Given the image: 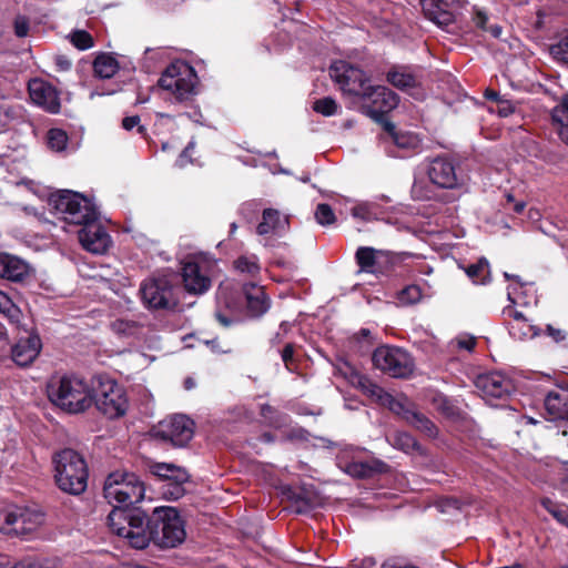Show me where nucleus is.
<instances>
[{
	"mask_svg": "<svg viewBox=\"0 0 568 568\" xmlns=\"http://www.w3.org/2000/svg\"><path fill=\"white\" fill-rule=\"evenodd\" d=\"M108 525L113 534L136 549H144L151 541L162 548H173L186 536L184 523L173 507H158L148 519L139 510L114 509L108 515Z\"/></svg>",
	"mask_w": 568,
	"mask_h": 568,
	"instance_id": "f257e3e1",
	"label": "nucleus"
},
{
	"mask_svg": "<svg viewBox=\"0 0 568 568\" xmlns=\"http://www.w3.org/2000/svg\"><path fill=\"white\" fill-rule=\"evenodd\" d=\"M51 212L57 219L70 225L82 226L79 241L83 248L94 254H103L111 244V237L99 223L95 205L85 196L70 190L58 191L49 197Z\"/></svg>",
	"mask_w": 568,
	"mask_h": 568,
	"instance_id": "f03ea898",
	"label": "nucleus"
},
{
	"mask_svg": "<svg viewBox=\"0 0 568 568\" xmlns=\"http://www.w3.org/2000/svg\"><path fill=\"white\" fill-rule=\"evenodd\" d=\"M48 397L54 406L69 414L84 413L93 405L92 386L74 375L52 378L48 384Z\"/></svg>",
	"mask_w": 568,
	"mask_h": 568,
	"instance_id": "7ed1b4c3",
	"label": "nucleus"
},
{
	"mask_svg": "<svg viewBox=\"0 0 568 568\" xmlns=\"http://www.w3.org/2000/svg\"><path fill=\"white\" fill-rule=\"evenodd\" d=\"M54 479L64 493L80 495L87 488L88 468L83 457L75 450L65 448L53 457Z\"/></svg>",
	"mask_w": 568,
	"mask_h": 568,
	"instance_id": "20e7f679",
	"label": "nucleus"
},
{
	"mask_svg": "<svg viewBox=\"0 0 568 568\" xmlns=\"http://www.w3.org/2000/svg\"><path fill=\"white\" fill-rule=\"evenodd\" d=\"M93 405L110 419L120 418L129 408L126 392L115 379L99 375L92 381Z\"/></svg>",
	"mask_w": 568,
	"mask_h": 568,
	"instance_id": "39448f33",
	"label": "nucleus"
},
{
	"mask_svg": "<svg viewBox=\"0 0 568 568\" xmlns=\"http://www.w3.org/2000/svg\"><path fill=\"white\" fill-rule=\"evenodd\" d=\"M103 494L114 509H124L143 500L145 488L135 474L126 471L111 473L103 487Z\"/></svg>",
	"mask_w": 568,
	"mask_h": 568,
	"instance_id": "423d86ee",
	"label": "nucleus"
},
{
	"mask_svg": "<svg viewBox=\"0 0 568 568\" xmlns=\"http://www.w3.org/2000/svg\"><path fill=\"white\" fill-rule=\"evenodd\" d=\"M197 84L194 69L184 61L171 63L159 79L161 89L170 91L176 101L184 102L193 97Z\"/></svg>",
	"mask_w": 568,
	"mask_h": 568,
	"instance_id": "0eeeda50",
	"label": "nucleus"
},
{
	"mask_svg": "<svg viewBox=\"0 0 568 568\" xmlns=\"http://www.w3.org/2000/svg\"><path fill=\"white\" fill-rule=\"evenodd\" d=\"M374 367L394 378H407L413 374L415 363L403 348L379 346L372 356Z\"/></svg>",
	"mask_w": 568,
	"mask_h": 568,
	"instance_id": "6e6552de",
	"label": "nucleus"
},
{
	"mask_svg": "<svg viewBox=\"0 0 568 568\" xmlns=\"http://www.w3.org/2000/svg\"><path fill=\"white\" fill-rule=\"evenodd\" d=\"M329 75L343 95L352 100L358 101L361 97L365 95L369 85V78L365 72L344 60L334 61L331 64Z\"/></svg>",
	"mask_w": 568,
	"mask_h": 568,
	"instance_id": "1a4fd4ad",
	"label": "nucleus"
},
{
	"mask_svg": "<svg viewBox=\"0 0 568 568\" xmlns=\"http://www.w3.org/2000/svg\"><path fill=\"white\" fill-rule=\"evenodd\" d=\"M145 306L154 310H169L176 305L174 286L166 276L145 280L140 287Z\"/></svg>",
	"mask_w": 568,
	"mask_h": 568,
	"instance_id": "9d476101",
	"label": "nucleus"
},
{
	"mask_svg": "<svg viewBox=\"0 0 568 568\" xmlns=\"http://www.w3.org/2000/svg\"><path fill=\"white\" fill-rule=\"evenodd\" d=\"M475 386L483 399L490 405H496L494 402L497 399H507L515 390L511 378L500 372L479 375Z\"/></svg>",
	"mask_w": 568,
	"mask_h": 568,
	"instance_id": "9b49d317",
	"label": "nucleus"
},
{
	"mask_svg": "<svg viewBox=\"0 0 568 568\" xmlns=\"http://www.w3.org/2000/svg\"><path fill=\"white\" fill-rule=\"evenodd\" d=\"M355 260L359 266V272L377 275L389 272L397 260H399V256L389 251L359 246L356 250Z\"/></svg>",
	"mask_w": 568,
	"mask_h": 568,
	"instance_id": "f8f14e48",
	"label": "nucleus"
},
{
	"mask_svg": "<svg viewBox=\"0 0 568 568\" xmlns=\"http://www.w3.org/2000/svg\"><path fill=\"white\" fill-rule=\"evenodd\" d=\"M368 108V114L374 120H379L384 114L390 112L398 105V95L384 85H368L365 95L358 99Z\"/></svg>",
	"mask_w": 568,
	"mask_h": 568,
	"instance_id": "ddd939ff",
	"label": "nucleus"
},
{
	"mask_svg": "<svg viewBox=\"0 0 568 568\" xmlns=\"http://www.w3.org/2000/svg\"><path fill=\"white\" fill-rule=\"evenodd\" d=\"M194 424L185 415H174L160 423L156 435L174 446H184L193 437Z\"/></svg>",
	"mask_w": 568,
	"mask_h": 568,
	"instance_id": "4468645a",
	"label": "nucleus"
},
{
	"mask_svg": "<svg viewBox=\"0 0 568 568\" xmlns=\"http://www.w3.org/2000/svg\"><path fill=\"white\" fill-rule=\"evenodd\" d=\"M29 94L31 100L50 113L60 111V98L57 89L40 79H33L29 82Z\"/></svg>",
	"mask_w": 568,
	"mask_h": 568,
	"instance_id": "2eb2a0df",
	"label": "nucleus"
},
{
	"mask_svg": "<svg viewBox=\"0 0 568 568\" xmlns=\"http://www.w3.org/2000/svg\"><path fill=\"white\" fill-rule=\"evenodd\" d=\"M423 12L439 27H448L455 21L458 0H420Z\"/></svg>",
	"mask_w": 568,
	"mask_h": 568,
	"instance_id": "dca6fc26",
	"label": "nucleus"
},
{
	"mask_svg": "<svg viewBox=\"0 0 568 568\" xmlns=\"http://www.w3.org/2000/svg\"><path fill=\"white\" fill-rule=\"evenodd\" d=\"M387 81L395 88L408 92L416 98H420L419 92L420 75L416 70L409 67H394L387 72Z\"/></svg>",
	"mask_w": 568,
	"mask_h": 568,
	"instance_id": "f3484780",
	"label": "nucleus"
},
{
	"mask_svg": "<svg viewBox=\"0 0 568 568\" xmlns=\"http://www.w3.org/2000/svg\"><path fill=\"white\" fill-rule=\"evenodd\" d=\"M428 176L435 185L443 189H454L458 184L455 166L445 158H436L430 162Z\"/></svg>",
	"mask_w": 568,
	"mask_h": 568,
	"instance_id": "a211bd4d",
	"label": "nucleus"
},
{
	"mask_svg": "<svg viewBox=\"0 0 568 568\" xmlns=\"http://www.w3.org/2000/svg\"><path fill=\"white\" fill-rule=\"evenodd\" d=\"M503 315L509 320V334L514 338L524 341L538 335L536 327L529 323L526 315L513 305L505 306Z\"/></svg>",
	"mask_w": 568,
	"mask_h": 568,
	"instance_id": "6ab92c4d",
	"label": "nucleus"
},
{
	"mask_svg": "<svg viewBox=\"0 0 568 568\" xmlns=\"http://www.w3.org/2000/svg\"><path fill=\"white\" fill-rule=\"evenodd\" d=\"M41 347V339L38 335L22 337L12 346V359L19 366H28L38 357Z\"/></svg>",
	"mask_w": 568,
	"mask_h": 568,
	"instance_id": "aec40b11",
	"label": "nucleus"
},
{
	"mask_svg": "<svg viewBox=\"0 0 568 568\" xmlns=\"http://www.w3.org/2000/svg\"><path fill=\"white\" fill-rule=\"evenodd\" d=\"M182 278L185 290L193 294H203L211 286V280L204 274L197 263L186 262L182 267Z\"/></svg>",
	"mask_w": 568,
	"mask_h": 568,
	"instance_id": "412c9836",
	"label": "nucleus"
},
{
	"mask_svg": "<svg viewBox=\"0 0 568 568\" xmlns=\"http://www.w3.org/2000/svg\"><path fill=\"white\" fill-rule=\"evenodd\" d=\"M505 278L514 280L515 283L510 284L507 290V297L510 302L509 305L516 306H530L537 302L534 294L532 284L521 283L519 276L504 273Z\"/></svg>",
	"mask_w": 568,
	"mask_h": 568,
	"instance_id": "4be33fe9",
	"label": "nucleus"
},
{
	"mask_svg": "<svg viewBox=\"0 0 568 568\" xmlns=\"http://www.w3.org/2000/svg\"><path fill=\"white\" fill-rule=\"evenodd\" d=\"M243 293L246 298L247 312L253 317H258L270 308V300L267 298L262 286L248 283L243 286Z\"/></svg>",
	"mask_w": 568,
	"mask_h": 568,
	"instance_id": "5701e85b",
	"label": "nucleus"
},
{
	"mask_svg": "<svg viewBox=\"0 0 568 568\" xmlns=\"http://www.w3.org/2000/svg\"><path fill=\"white\" fill-rule=\"evenodd\" d=\"M344 375L352 385L361 388L366 395L382 405L384 396H386L387 393L381 386L373 383L369 378L359 374L355 368L348 365L346 366Z\"/></svg>",
	"mask_w": 568,
	"mask_h": 568,
	"instance_id": "b1692460",
	"label": "nucleus"
},
{
	"mask_svg": "<svg viewBox=\"0 0 568 568\" xmlns=\"http://www.w3.org/2000/svg\"><path fill=\"white\" fill-rule=\"evenodd\" d=\"M29 265L21 258L7 253L0 254V276L10 281H22L29 274Z\"/></svg>",
	"mask_w": 568,
	"mask_h": 568,
	"instance_id": "393cba45",
	"label": "nucleus"
},
{
	"mask_svg": "<svg viewBox=\"0 0 568 568\" xmlns=\"http://www.w3.org/2000/svg\"><path fill=\"white\" fill-rule=\"evenodd\" d=\"M545 409L554 420H568V390L556 389L547 394Z\"/></svg>",
	"mask_w": 568,
	"mask_h": 568,
	"instance_id": "a878e982",
	"label": "nucleus"
},
{
	"mask_svg": "<svg viewBox=\"0 0 568 568\" xmlns=\"http://www.w3.org/2000/svg\"><path fill=\"white\" fill-rule=\"evenodd\" d=\"M287 225V216L282 215L277 210L266 209L263 211L262 222L258 223L256 232L260 235H267L283 231Z\"/></svg>",
	"mask_w": 568,
	"mask_h": 568,
	"instance_id": "bb28decb",
	"label": "nucleus"
},
{
	"mask_svg": "<svg viewBox=\"0 0 568 568\" xmlns=\"http://www.w3.org/2000/svg\"><path fill=\"white\" fill-rule=\"evenodd\" d=\"M151 473L165 480L166 483H186L190 478L189 473L174 464L156 463L150 467Z\"/></svg>",
	"mask_w": 568,
	"mask_h": 568,
	"instance_id": "cd10ccee",
	"label": "nucleus"
},
{
	"mask_svg": "<svg viewBox=\"0 0 568 568\" xmlns=\"http://www.w3.org/2000/svg\"><path fill=\"white\" fill-rule=\"evenodd\" d=\"M22 509H4L0 511V531L9 536H23V518L21 519Z\"/></svg>",
	"mask_w": 568,
	"mask_h": 568,
	"instance_id": "c85d7f7f",
	"label": "nucleus"
},
{
	"mask_svg": "<svg viewBox=\"0 0 568 568\" xmlns=\"http://www.w3.org/2000/svg\"><path fill=\"white\" fill-rule=\"evenodd\" d=\"M337 466L346 474L357 478H367L375 473V468L368 463L347 460L344 454L337 456Z\"/></svg>",
	"mask_w": 568,
	"mask_h": 568,
	"instance_id": "c756f323",
	"label": "nucleus"
},
{
	"mask_svg": "<svg viewBox=\"0 0 568 568\" xmlns=\"http://www.w3.org/2000/svg\"><path fill=\"white\" fill-rule=\"evenodd\" d=\"M386 131L389 133L392 141L400 149L416 150L420 146V139L417 134L407 131H397L392 123L385 124Z\"/></svg>",
	"mask_w": 568,
	"mask_h": 568,
	"instance_id": "7c9ffc66",
	"label": "nucleus"
},
{
	"mask_svg": "<svg viewBox=\"0 0 568 568\" xmlns=\"http://www.w3.org/2000/svg\"><path fill=\"white\" fill-rule=\"evenodd\" d=\"M93 70L99 78L110 79L118 72L119 62L111 54L101 53L94 59Z\"/></svg>",
	"mask_w": 568,
	"mask_h": 568,
	"instance_id": "2f4dec72",
	"label": "nucleus"
},
{
	"mask_svg": "<svg viewBox=\"0 0 568 568\" xmlns=\"http://www.w3.org/2000/svg\"><path fill=\"white\" fill-rule=\"evenodd\" d=\"M236 293L234 291L233 284L230 282L222 283L216 293V301L217 306L235 312L240 308V303L237 301V297L235 296Z\"/></svg>",
	"mask_w": 568,
	"mask_h": 568,
	"instance_id": "473e14b6",
	"label": "nucleus"
},
{
	"mask_svg": "<svg viewBox=\"0 0 568 568\" xmlns=\"http://www.w3.org/2000/svg\"><path fill=\"white\" fill-rule=\"evenodd\" d=\"M406 422L428 437H435L437 435V427L435 424L419 412L414 409L413 412H408L406 414Z\"/></svg>",
	"mask_w": 568,
	"mask_h": 568,
	"instance_id": "72a5a7b5",
	"label": "nucleus"
},
{
	"mask_svg": "<svg viewBox=\"0 0 568 568\" xmlns=\"http://www.w3.org/2000/svg\"><path fill=\"white\" fill-rule=\"evenodd\" d=\"M234 267L241 274L256 277L261 272L258 257L254 254L239 256L234 261Z\"/></svg>",
	"mask_w": 568,
	"mask_h": 568,
	"instance_id": "f704fd0d",
	"label": "nucleus"
},
{
	"mask_svg": "<svg viewBox=\"0 0 568 568\" xmlns=\"http://www.w3.org/2000/svg\"><path fill=\"white\" fill-rule=\"evenodd\" d=\"M388 443L405 453L419 450V445L417 440L406 432H395L394 434L387 437Z\"/></svg>",
	"mask_w": 568,
	"mask_h": 568,
	"instance_id": "c9c22d12",
	"label": "nucleus"
},
{
	"mask_svg": "<svg viewBox=\"0 0 568 568\" xmlns=\"http://www.w3.org/2000/svg\"><path fill=\"white\" fill-rule=\"evenodd\" d=\"M466 274L476 284H485L489 280V263L486 258H480L477 263L466 268Z\"/></svg>",
	"mask_w": 568,
	"mask_h": 568,
	"instance_id": "e433bc0d",
	"label": "nucleus"
},
{
	"mask_svg": "<svg viewBox=\"0 0 568 568\" xmlns=\"http://www.w3.org/2000/svg\"><path fill=\"white\" fill-rule=\"evenodd\" d=\"M0 314H2L10 323L17 324L21 318L20 308L11 301V298L0 291Z\"/></svg>",
	"mask_w": 568,
	"mask_h": 568,
	"instance_id": "4c0bfd02",
	"label": "nucleus"
},
{
	"mask_svg": "<svg viewBox=\"0 0 568 568\" xmlns=\"http://www.w3.org/2000/svg\"><path fill=\"white\" fill-rule=\"evenodd\" d=\"M551 119L556 130L568 124V94L564 95L560 103L552 109Z\"/></svg>",
	"mask_w": 568,
	"mask_h": 568,
	"instance_id": "58836bf2",
	"label": "nucleus"
},
{
	"mask_svg": "<svg viewBox=\"0 0 568 568\" xmlns=\"http://www.w3.org/2000/svg\"><path fill=\"white\" fill-rule=\"evenodd\" d=\"M541 505L555 519L568 527V508L566 506L558 505L549 498L542 499Z\"/></svg>",
	"mask_w": 568,
	"mask_h": 568,
	"instance_id": "ea45409f",
	"label": "nucleus"
},
{
	"mask_svg": "<svg viewBox=\"0 0 568 568\" xmlns=\"http://www.w3.org/2000/svg\"><path fill=\"white\" fill-rule=\"evenodd\" d=\"M339 105L331 98L318 99L313 103V110L324 116H332L337 113Z\"/></svg>",
	"mask_w": 568,
	"mask_h": 568,
	"instance_id": "a19ab883",
	"label": "nucleus"
},
{
	"mask_svg": "<svg viewBox=\"0 0 568 568\" xmlns=\"http://www.w3.org/2000/svg\"><path fill=\"white\" fill-rule=\"evenodd\" d=\"M68 142L67 133L61 129H51L48 132V145L54 151H62L65 149Z\"/></svg>",
	"mask_w": 568,
	"mask_h": 568,
	"instance_id": "79ce46f5",
	"label": "nucleus"
},
{
	"mask_svg": "<svg viewBox=\"0 0 568 568\" xmlns=\"http://www.w3.org/2000/svg\"><path fill=\"white\" fill-rule=\"evenodd\" d=\"M376 205L372 202H361L352 209V215L355 219L371 221L376 217Z\"/></svg>",
	"mask_w": 568,
	"mask_h": 568,
	"instance_id": "37998d69",
	"label": "nucleus"
},
{
	"mask_svg": "<svg viewBox=\"0 0 568 568\" xmlns=\"http://www.w3.org/2000/svg\"><path fill=\"white\" fill-rule=\"evenodd\" d=\"M23 518V524L20 525L24 528L23 535H27L31 531H33L38 526H40L43 523V516L38 513H32L29 510L22 509L21 511V519Z\"/></svg>",
	"mask_w": 568,
	"mask_h": 568,
	"instance_id": "c03bdc74",
	"label": "nucleus"
},
{
	"mask_svg": "<svg viewBox=\"0 0 568 568\" xmlns=\"http://www.w3.org/2000/svg\"><path fill=\"white\" fill-rule=\"evenodd\" d=\"M383 406H387L389 410L393 413L400 415L406 420V414L408 412H413L403 400L395 398L393 395L388 394L384 396V400L382 403Z\"/></svg>",
	"mask_w": 568,
	"mask_h": 568,
	"instance_id": "a18cd8bd",
	"label": "nucleus"
},
{
	"mask_svg": "<svg viewBox=\"0 0 568 568\" xmlns=\"http://www.w3.org/2000/svg\"><path fill=\"white\" fill-rule=\"evenodd\" d=\"M551 55L566 64H568V30L560 40L550 47Z\"/></svg>",
	"mask_w": 568,
	"mask_h": 568,
	"instance_id": "49530a36",
	"label": "nucleus"
},
{
	"mask_svg": "<svg viewBox=\"0 0 568 568\" xmlns=\"http://www.w3.org/2000/svg\"><path fill=\"white\" fill-rule=\"evenodd\" d=\"M71 43L79 50H88L93 47V38L84 30H77L70 34Z\"/></svg>",
	"mask_w": 568,
	"mask_h": 568,
	"instance_id": "de8ad7c7",
	"label": "nucleus"
},
{
	"mask_svg": "<svg viewBox=\"0 0 568 568\" xmlns=\"http://www.w3.org/2000/svg\"><path fill=\"white\" fill-rule=\"evenodd\" d=\"M422 298V290L417 285H409L400 291L398 300L402 304H415Z\"/></svg>",
	"mask_w": 568,
	"mask_h": 568,
	"instance_id": "09e8293b",
	"label": "nucleus"
},
{
	"mask_svg": "<svg viewBox=\"0 0 568 568\" xmlns=\"http://www.w3.org/2000/svg\"><path fill=\"white\" fill-rule=\"evenodd\" d=\"M315 219L321 225H331L335 222L336 217L328 204L321 203L315 210Z\"/></svg>",
	"mask_w": 568,
	"mask_h": 568,
	"instance_id": "8fccbe9b",
	"label": "nucleus"
},
{
	"mask_svg": "<svg viewBox=\"0 0 568 568\" xmlns=\"http://www.w3.org/2000/svg\"><path fill=\"white\" fill-rule=\"evenodd\" d=\"M184 484L185 483H175V481L166 483L163 486V495L166 498L174 499V500L181 498L185 494V488L183 486Z\"/></svg>",
	"mask_w": 568,
	"mask_h": 568,
	"instance_id": "3c124183",
	"label": "nucleus"
},
{
	"mask_svg": "<svg viewBox=\"0 0 568 568\" xmlns=\"http://www.w3.org/2000/svg\"><path fill=\"white\" fill-rule=\"evenodd\" d=\"M558 488L565 497H568V462H564L558 470Z\"/></svg>",
	"mask_w": 568,
	"mask_h": 568,
	"instance_id": "603ef678",
	"label": "nucleus"
},
{
	"mask_svg": "<svg viewBox=\"0 0 568 568\" xmlns=\"http://www.w3.org/2000/svg\"><path fill=\"white\" fill-rule=\"evenodd\" d=\"M112 328L114 332L119 334L128 335L134 332L135 324L133 322L125 320H116L115 322L112 323Z\"/></svg>",
	"mask_w": 568,
	"mask_h": 568,
	"instance_id": "864d4df0",
	"label": "nucleus"
},
{
	"mask_svg": "<svg viewBox=\"0 0 568 568\" xmlns=\"http://www.w3.org/2000/svg\"><path fill=\"white\" fill-rule=\"evenodd\" d=\"M454 343L458 348L466 349L468 352H471L476 345V341L471 336H459L454 341Z\"/></svg>",
	"mask_w": 568,
	"mask_h": 568,
	"instance_id": "5fc2aeb1",
	"label": "nucleus"
},
{
	"mask_svg": "<svg viewBox=\"0 0 568 568\" xmlns=\"http://www.w3.org/2000/svg\"><path fill=\"white\" fill-rule=\"evenodd\" d=\"M487 21H488L487 13L483 9L475 7L474 8V22H475L476 27H478L483 30H487V27H486Z\"/></svg>",
	"mask_w": 568,
	"mask_h": 568,
	"instance_id": "6e6d98bb",
	"label": "nucleus"
},
{
	"mask_svg": "<svg viewBox=\"0 0 568 568\" xmlns=\"http://www.w3.org/2000/svg\"><path fill=\"white\" fill-rule=\"evenodd\" d=\"M16 34L20 38L26 37L29 31V23L26 18L19 17L14 21Z\"/></svg>",
	"mask_w": 568,
	"mask_h": 568,
	"instance_id": "4d7b16f0",
	"label": "nucleus"
},
{
	"mask_svg": "<svg viewBox=\"0 0 568 568\" xmlns=\"http://www.w3.org/2000/svg\"><path fill=\"white\" fill-rule=\"evenodd\" d=\"M294 355V346L292 344H286L283 348L281 356L287 369L291 371V364L293 362Z\"/></svg>",
	"mask_w": 568,
	"mask_h": 568,
	"instance_id": "13d9d810",
	"label": "nucleus"
},
{
	"mask_svg": "<svg viewBox=\"0 0 568 568\" xmlns=\"http://www.w3.org/2000/svg\"><path fill=\"white\" fill-rule=\"evenodd\" d=\"M139 123H140V116L132 115V116H126L123 119L122 126L126 131H131L133 128L139 126V131L142 132L143 126L139 125Z\"/></svg>",
	"mask_w": 568,
	"mask_h": 568,
	"instance_id": "bf43d9fd",
	"label": "nucleus"
},
{
	"mask_svg": "<svg viewBox=\"0 0 568 568\" xmlns=\"http://www.w3.org/2000/svg\"><path fill=\"white\" fill-rule=\"evenodd\" d=\"M435 404L437 407L445 414L450 415L453 414V407L449 404L448 399L444 396H438L435 398Z\"/></svg>",
	"mask_w": 568,
	"mask_h": 568,
	"instance_id": "052dcab7",
	"label": "nucleus"
},
{
	"mask_svg": "<svg viewBox=\"0 0 568 568\" xmlns=\"http://www.w3.org/2000/svg\"><path fill=\"white\" fill-rule=\"evenodd\" d=\"M193 149H194V142L191 141V142H189V144L185 146L184 151L178 159V161H176L178 166L182 168L187 162H191V160H187V158H189L190 153L193 151Z\"/></svg>",
	"mask_w": 568,
	"mask_h": 568,
	"instance_id": "680f3d73",
	"label": "nucleus"
},
{
	"mask_svg": "<svg viewBox=\"0 0 568 568\" xmlns=\"http://www.w3.org/2000/svg\"><path fill=\"white\" fill-rule=\"evenodd\" d=\"M11 120V114L9 110L0 104V129L6 128Z\"/></svg>",
	"mask_w": 568,
	"mask_h": 568,
	"instance_id": "e2e57ef3",
	"label": "nucleus"
},
{
	"mask_svg": "<svg viewBox=\"0 0 568 568\" xmlns=\"http://www.w3.org/2000/svg\"><path fill=\"white\" fill-rule=\"evenodd\" d=\"M547 333L556 342H560V341L565 339V333L561 329L552 327L551 325H547Z\"/></svg>",
	"mask_w": 568,
	"mask_h": 568,
	"instance_id": "0e129e2a",
	"label": "nucleus"
},
{
	"mask_svg": "<svg viewBox=\"0 0 568 568\" xmlns=\"http://www.w3.org/2000/svg\"><path fill=\"white\" fill-rule=\"evenodd\" d=\"M55 64L60 71H68L71 68V61L65 57H57Z\"/></svg>",
	"mask_w": 568,
	"mask_h": 568,
	"instance_id": "69168bd1",
	"label": "nucleus"
},
{
	"mask_svg": "<svg viewBox=\"0 0 568 568\" xmlns=\"http://www.w3.org/2000/svg\"><path fill=\"white\" fill-rule=\"evenodd\" d=\"M412 193L415 199L423 200L427 197L426 195L422 194L420 186L417 183L413 185Z\"/></svg>",
	"mask_w": 568,
	"mask_h": 568,
	"instance_id": "338daca9",
	"label": "nucleus"
},
{
	"mask_svg": "<svg viewBox=\"0 0 568 568\" xmlns=\"http://www.w3.org/2000/svg\"><path fill=\"white\" fill-rule=\"evenodd\" d=\"M560 139L566 143L568 144V124H566V126H562L560 129L557 130Z\"/></svg>",
	"mask_w": 568,
	"mask_h": 568,
	"instance_id": "774afa93",
	"label": "nucleus"
}]
</instances>
